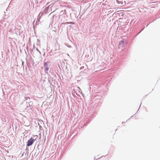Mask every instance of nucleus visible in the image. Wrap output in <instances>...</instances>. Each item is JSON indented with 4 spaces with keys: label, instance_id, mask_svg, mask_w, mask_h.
I'll return each mask as SVG.
<instances>
[{
    "label": "nucleus",
    "instance_id": "f257e3e1",
    "mask_svg": "<svg viewBox=\"0 0 160 160\" xmlns=\"http://www.w3.org/2000/svg\"><path fill=\"white\" fill-rule=\"evenodd\" d=\"M38 135H34L33 137H31L28 140L27 142V146H29L32 145L33 142L35 141L38 138Z\"/></svg>",
    "mask_w": 160,
    "mask_h": 160
},
{
    "label": "nucleus",
    "instance_id": "f03ea898",
    "mask_svg": "<svg viewBox=\"0 0 160 160\" xmlns=\"http://www.w3.org/2000/svg\"><path fill=\"white\" fill-rule=\"evenodd\" d=\"M123 42H124V41H122V40L121 41L120 43V44L123 43Z\"/></svg>",
    "mask_w": 160,
    "mask_h": 160
},
{
    "label": "nucleus",
    "instance_id": "7ed1b4c3",
    "mask_svg": "<svg viewBox=\"0 0 160 160\" xmlns=\"http://www.w3.org/2000/svg\"><path fill=\"white\" fill-rule=\"evenodd\" d=\"M45 71H48V68H47L46 67V68H45Z\"/></svg>",
    "mask_w": 160,
    "mask_h": 160
},
{
    "label": "nucleus",
    "instance_id": "20e7f679",
    "mask_svg": "<svg viewBox=\"0 0 160 160\" xmlns=\"http://www.w3.org/2000/svg\"><path fill=\"white\" fill-rule=\"evenodd\" d=\"M46 65V63H45V66Z\"/></svg>",
    "mask_w": 160,
    "mask_h": 160
}]
</instances>
